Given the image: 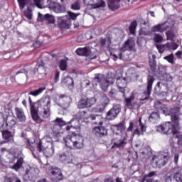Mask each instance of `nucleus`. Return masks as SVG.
Here are the masks:
<instances>
[{"label":"nucleus","mask_w":182,"mask_h":182,"mask_svg":"<svg viewBox=\"0 0 182 182\" xmlns=\"http://www.w3.org/2000/svg\"><path fill=\"white\" fill-rule=\"evenodd\" d=\"M154 107L155 109H157V110H161L162 113H164L165 116H171V121L174 124V126H178L180 120L181 119L180 107H174L173 108L168 109V108L166 107L160 102H156L154 103Z\"/></svg>","instance_id":"obj_1"},{"label":"nucleus","mask_w":182,"mask_h":182,"mask_svg":"<svg viewBox=\"0 0 182 182\" xmlns=\"http://www.w3.org/2000/svg\"><path fill=\"white\" fill-rule=\"evenodd\" d=\"M30 150L33 156L35 157H38L39 153H44V156L46 157L49 158L52 157L55 154V145H53V142L47 141L45 140H41L39 143L37 144V150H34L33 148H31Z\"/></svg>","instance_id":"obj_2"},{"label":"nucleus","mask_w":182,"mask_h":182,"mask_svg":"<svg viewBox=\"0 0 182 182\" xmlns=\"http://www.w3.org/2000/svg\"><path fill=\"white\" fill-rule=\"evenodd\" d=\"M63 140L68 149L73 150L83 149V137L76 134L75 131H72V135H68L66 137H64Z\"/></svg>","instance_id":"obj_3"},{"label":"nucleus","mask_w":182,"mask_h":182,"mask_svg":"<svg viewBox=\"0 0 182 182\" xmlns=\"http://www.w3.org/2000/svg\"><path fill=\"white\" fill-rule=\"evenodd\" d=\"M134 41L132 39H129L124 42L122 45V48H120L119 51L117 53L112 54L114 58V60H117V59H120L121 60H132V58L130 55L127 54L123 53V52H126V50H133L135 46Z\"/></svg>","instance_id":"obj_4"},{"label":"nucleus","mask_w":182,"mask_h":182,"mask_svg":"<svg viewBox=\"0 0 182 182\" xmlns=\"http://www.w3.org/2000/svg\"><path fill=\"white\" fill-rule=\"evenodd\" d=\"M35 105L38 112L42 117L48 119L50 116V97L49 96L42 97Z\"/></svg>","instance_id":"obj_5"},{"label":"nucleus","mask_w":182,"mask_h":182,"mask_svg":"<svg viewBox=\"0 0 182 182\" xmlns=\"http://www.w3.org/2000/svg\"><path fill=\"white\" fill-rule=\"evenodd\" d=\"M93 83H95V85H97L98 83L102 90L106 91L109 85H113L114 83V79L106 78L103 74H95L93 79Z\"/></svg>","instance_id":"obj_6"},{"label":"nucleus","mask_w":182,"mask_h":182,"mask_svg":"<svg viewBox=\"0 0 182 182\" xmlns=\"http://www.w3.org/2000/svg\"><path fill=\"white\" fill-rule=\"evenodd\" d=\"M170 157H171L170 151H168V149H165L164 154L154 156L152 160L158 168H161V167H164V166L168 163Z\"/></svg>","instance_id":"obj_7"},{"label":"nucleus","mask_w":182,"mask_h":182,"mask_svg":"<svg viewBox=\"0 0 182 182\" xmlns=\"http://www.w3.org/2000/svg\"><path fill=\"white\" fill-rule=\"evenodd\" d=\"M175 180L176 182H182V168L176 166L172 168L166 176V182H172Z\"/></svg>","instance_id":"obj_8"},{"label":"nucleus","mask_w":182,"mask_h":182,"mask_svg":"<svg viewBox=\"0 0 182 182\" xmlns=\"http://www.w3.org/2000/svg\"><path fill=\"white\" fill-rule=\"evenodd\" d=\"M76 18H77L76 14L68 12V15L63 16L59 20L58 25L63 29H69V27L72 25V21H75Z\"/></svg>","instance_id":"obj_9"},{"label":"nucleus","mask_w":182,"mask_h":182,"mask_svg":"<svg viewBox=\"0 0 182 182\" xmlns=\"http://www.w3.org/2000/svg\"><path fill=\"white\" fill-rule=\"evenodd\" d=\"M37 73L38 75L46 76V60H38L36 66L33 70L32 68L30 70L28 76H32L33 77Z\"/></svg>","instance_id":"obj_10"},{"label":"nucleus","mask_w":182,"mask_h":182,"mask_svg":"<svg viewBox=\"0 0 182 182\" xmlns=\"http://www.w3.org/2000/svg\"><path fill=\"white\" fill-rule=\"evenodd\" d=\"M156 132L161 133V134H176L177 132L174 131V127L171 122H166L156 127Z\"/></svg>","instance_id":"obj_11"},{"label":"nucleus","mask_w":182,"mask_h":182,"mask_svg":"<svg viewBox=\"0 0 182 182\" xmlns=\"http://www.w3.org/2000/svg\"><path fill=\"white\" fill-rule=\"evenodd\" d=\"M154 77L149 75L147 78V87L146 91L142 93L141 97L139 99L141 102H144V100H149L150 95H151V90L153 89V83H154Z\"/></svg>","instance_id":"obj_12"},{"label":"nucleus","mask_w":182,"mask_h":182,"mask_svg":"<svg viewBox=\"0 0 182 182\" xmlns=\"http://www.w3.org/2000/svg\"><path fill=\"white\" fill-rule=\"evenodd\" d=\"M116 85L121 93L123 94V96H127L130 93V89L127 87V80L124 77H119L117 78Z\"/></svg>","instance_id":"obj_13"},{"label":"nucleus","mask_w":182,"mask_h":182,"mask_svg":"<svg viewBox=\"0 0 182 182\" xmlns=\"http://www.w3.org/2000/svg\"><path fill=\"white\" fill-rule=\"evenodd\" d=\"M32 67L30 65H26L21 68L16 74V79L17 80H25L27 77H32V76H28L31 73V70Z\"/></svg>","instance_id":"obj_14"},{"label":"nucleus","mask_w":182,"mask_h":182,"mask_svg":"<svg viewBox=\"0 0 182 182\" xmlns=\"http://www.w3.org/2000/svg\"><path fill=\"white\" fill-rule=\"evenodd\" d=\"M82 4L85 6H90L92 9L106 6V3L103 0H82Z\"/></svg>","instance_id":"obj_15"},{"label":"nucleus","mask_w":182,"mask_h":182,"mask_svg":"<svg viewBox=\"0 0 182 182\" xmlns=\"http://www.w3.org/2000/svg\"><path fill=\"white\" fill-rule=\"evenodd\" d=\"M97 102L96 98H83L81 99L77 104L78 109H86L87 107H92L93 105H95Z\"/></svg>","instance_id":"obj_16"},{"label":"nucleus","mask_w":182,"mask_h":182,"mask_svg":"<svg viewBox=\"0 0 182 182\" xmlns=\"http://www.w3.org/2000/svg\"><path fill=\"white\" fill-rule=\"evenodd\" d=\"M53 123H55V125L53 128V132L56 137H59V134H60V129H62V126H66V122H65L62 118H57Z\"/></svg>","instance_id":"obj_17"},{"label":"nucleus","mask_w":182,"mask_h":182,"mask_svg":"<svg viewBox=\"0 0 182 182\" xmlns=\"http://www.w3.org/2000/svg\"><path fill=\"white\" fill-rule=\"evenodd\" d=\"M0 122L1 126L5 124L8 127V129H14V127L16 124V121L14 117L9 116L6 117V120H5V117H4V114L0 112Z\"/></svg>","instance_id":"obj_18"},{"label":"nucleus","mask_w":182,"mask_h":182,"mask_svg":"<svg viewBox=\"0 0 182 182\" xmlns=\"http://www.w3.org/2000/svg\"><path fill=\"white\" fill-rule=\"evenodd\" d=\"M122 107L120 105H114L113 107L107 112L106 119L107 120H114L117 117V114L120 113Z\"/></svg>","instance_id":"obj_19"},{"label":"nucleus","mask_w":182,"mask_h":182,"mask_svg":"<svg viewBox=\"0 0 182 182\" xmlns=\"http://www.w3.org/2000/svg\"><path fill=\"white\" fill-rule=\"evenodd\" d=\"M68 126L66 127L67 132L70 130H76L77 133L80 132V119L77 118H73L68 122Z\"/></svg>","instance_id":"obj_20"},{"label":"nucleus","mask_w":182,"mask_h":182,"mask_svg":"<svg viewBox=\"0 0 182 182\" xmlns=\"http://www.w3.org/2000/svg\"><path fill=\"white\" fill-rule=\"evenodd\" d=\"M51 180L53 181H60L63 180V174H62V171L57 167L51 168Z\"/></svg>","instance_id":"obj_21"},{"label":"nucleus","mask_w":182,"mask_h":182,"mask_svg":"<svg viewBox=\"0 0 182 182\" xmlns=\"http://www.w3.org/2000/svg\"><path fill=\"white\" fill-rule=\"evenodd\" d=\"M58 157L60 161L64 164H70L73 161V155L72 154H69L68 152L61 154L58 156Z\"/></svg>","instance_id":"obj_22"},{"label":"nucleus","mask_w":182,"mask_h":182,"mask_svg":"<svg viewBox=\"0 0 182 182\" xmlns=\"http://www.w3.org/2000/svg\"><path fill=\"white\" fill-rule=\"evenodd\" d=\"M100 43L102 48H105L107 50H113V46L112 45V38L110 36L106 38H101Z\"/></svg>","instance_id":"obj_23"},{"label":"nucleus","mask_w":182,"mask_h":182,"mask_svg":"<svg viewBox=\"0 0 182 182\" xmlns=\"http://www.w3.org/2000/svg\"><path fill=\"white\" fill-rule=\"evenodd\" d=\"M76 117H77L80 120H82V122H85V120L89 119L90 117L91 120H96V119H100V116L89 115L86 111H81L77 112Z\"/></svg>","instance_id":"obj_24"},{"label":"nucleus","mask_w":182,"mask_h":182,"mask_svg":"<svg viewBox=\"0 0 182 182\" xmlns=\"http://www.w3.org/2000/svg\"><path fill=\"white\" fill-rule=\"evenodd\" d=\"M68 100L69 98L65 95H55V103H57V105H58V106H61V107L63 106H66V105H68Z\"/></svg>","instance_id":"obj_25"},{"label":"nucleus","mask_w":182,"mask_h":182,"mask_svg":"<svg viewBox=\"0 0 182 182\" xmlns=\"http://www.w3.org/2000/svg\"><path fill=\"white\" fill-rule=\"evenodd\" d=\"M127 96H124V106H125L127 109H134V104L132 102H133V100L135 99L134 93L132 92L129 97Z\"/></svg>","instance_id":"obj_26"},{"label":"nucleus","mask_w":182,"mask_h":182,"mask_svg":"<svg viewBox=\"0 0 182 182\" xmlns=\"http://www.w3.org/2000/svg\"><path fill=\"white\" fill-rule=\"evenodd\" d=\"M127 136H120V138L118 139L115 142H114L112 149H114V147H117V149H123L127 144Z\"/></svg>","instance_id":"obj_27"},{"label":"nucleus","mask_w":182,"mask_h":182,"mask_svg":"<svg viewBox=\"0 0 182 182\" xmlns=\"http://www.w3.org/2000/svg\"><path fill=\"white\" fill-rule=\"evenodd\" d=\"M92 134L97 136V137H103L107 134V130L102 125L95 127L92 129Z\"/></svg>","instance_id":"obj_28"},{"label":"nucleus","mask_w":182,"mask_h":182,"mask_svg":"<svg viewBox=\"0 0 182 182\" xmlns=\"http://www.w3.org/2000/svg\"><path fill=\"white\" fill-rule=\"evenodd\" d=\"M76 53L79 56H92V48L90 46L79 48L76 50Z\"/></svg>","instance_id":"obj_29"},{"label":"nucleus","mask_w":182,"mask_h":182,"mask_svg":"<svg viewBox=\"0 0 182 182\" xmlns=\"http://www.w3.org/2000/svg\"><path fill=\"white\" fill-rule=\"evenodd\" d=\"M167 23H168L166 21L164 23L155 25L153 27H151V31L163 33L164 32V31H167V29H168V25Z\"/></svg>","instance_id":"obj_30"},{"label":"nucleus","mask_w":182,"mask_h":182,"mask_svg":"<svg viewBox=\"0 0 182 182\" xmlns=\"http://www.w3.org/2000/svg\"><path fill=\"white\" fill-rule=\"evenodd\" d=\"M117 129V134L120 136H127V132H126V122L122 120L119 124L115 125Z\"/></svg>","instance_id":"obj_31"},{"label":"nucleus","mask_w":182,"mask_h":182,"mask_svg":"<svg viewBox=\"0 0 182 182\" xmlns=\"http://www.w3.org/2000/svg\"><path fill=\"white\" fill-rule=\"evenodd\" d=\"M149 56V65L151 68V70L152 72H156V55L153 54V53H149L148 54Z\"/></svg>","instance_id":"obj_32"},{"label":"nucleus","mask_w":182,"mask_h":182,"mask_svg":"<svg viewBox=\"0 0 182 182\" xmlns=\"http://www.w3.org/2000/svg\"><path fill=\"white\" fill-rule=\"evenodd\" d=\"M15 112L19 122H25L26 120V116H25V112H23L22 108L16 107Z\"/></svg>","instance_id":"obj_33"},{"label":"nucleus","mask_w":182,"mask_h":182,"mask_svg":"<svg viewBox=\"0 0 182 182\" xmlns=\"http://www.w3.org/2000/svg\"><path fill=\"white\" fill-rule=\"evenodd\" d=\"M108 6L111 11H117L120 8L119 0H108Z\"/></svg>","instance_id":"obj_34"},{"label":"nucleus","mask_w":182,"mask_h":182,"mask_svg":"<svg viewBox=\"0 0 182 182\" xmlns=\"http://www.w3.org/2000/svg\"><path fill=\"white\" fill-rule=\"evenodd\" d=\"M149 120L151 123H157L160 121V114L157 112H152L149 116Z\"/></svg>","instance_id":"obj_35"},{"label":"nucleus","mask_w":182,"mask_h":182,"mask_svg":"<svg viewBox=\"0 0 182 182\" xmlns=\"http://www.w3.org/2000/svg\"><path fill=\"white\" fill-rule=\"evenodd\" d=\"M23 163V158L20 157L18 159L15 164L10 166V168H12V170H15L16 171H18L19 168L22 167Z\"/></svg>","instance_id":"obj_36"},{"label":"nucleus","mask_w":182,"mask_h":182,"mask_svg":"<svg viewBox=\"0 0 182 182\" xmlns=\"http://www.w3.org/2000/svg\"><path fill=\"white\" fill-rule=\"evenodd\" d=\"M63 85H65V86H68V87H73L75 85V82L73 81V78L70 77H66L62 80Z\"/></svg>","instance_id":"obj_37"},{"label":"nucleus","mask_w":182,"mask_h":182,"mask_svg":"<svg viewBox=\"0 0 182 182\" xmlns=\"http://www.w3.org/2000/svg\"><path fill=\"white\" fill-rule=\"evenodd\" d=\"M156 48L159 52V53H163L164 50H170V43H166L164 45H156Z\"/></svg>","instance_id":"obj_38"},{"label":"nucleus","mask_w":182,"mask_h":182,"mask_svg":"<svg viewBox=\"0 0 182 182\" xmlns=\"http://www.w3.org/2000/svg\"><path fill=\"white\" fill-rule=\"evenodd\" d=\"M33 3H31V5H35L39 9H44L45 5H43V0H32Z\"/></svg>","instance_id":"obj_39"},{"label":"nucleus","mask_w":182,"mask_h":182,"mask_svg":"<svg viewBox=\"0 0 182 182\" xmlns=\"http://www.w3.org/2000/svg\"><path fill=\"white\" fill-rule=\"evenodd\" d=\"M43 21H46L48 23H55V16L47 14L44 15Z\"/></svg>","instance_id":"obj_40"},{"label":"nucleus","mask_w":182,"mask_h":182,"mask_svg":"<svg viewBox=\"0 0 182 182\" xmlns=\"http://www.w3.org/2000/svg\"><path fill=\"white\" fill-rule=\"evenodd\" d=\"M24 177L26 178H32L33 177V168L31 166L27 167Z\"/></svg>","instance_id":"obj_41"},{"label":"nucleus","mask_w":182,"mask_h":182,"mask_svg":"<svg viewBox=\"0 0 182 182\" xmlns=\"http://www.w3.org/2000/svg\"><path fill=\"white\" fill-rule=\"evenodd\" d=\"M46 90V87H41L34 91L30 92L29 95H31V96H39V95L42 94V92Z\"/></svg>","instance_id":"obj_42"},{"label":"nucleus","mask_w":182,"mask_h":182,"mask_svg":"<svg viewBox=\"0 0 182 182\" xmlns=\"http://www.w3.org/2000/svg\"><path fill=\"white\" fill-rule=\"evenodd\" d=\"M105 109L104 106L100 104L97 105L96 107L92 108V112H93V113H102Z\"/></svg>","instance_id":"obj_43"},{"label":"nucleus","mask_w":182,"mask_h":182,"mask_svg":"<svg viewBox=\"0 0 182 182\" xmlns=\"http://www.w3.org/2000/svg\"><path fill=\"white\" fill-rule=\"evenodd\" d=\"M110 38L112 43H119V41L122 39V37H119V34H112V36H110Z\"/></svg>","instance_id":"obj_44"},{"label":"nucleus","mask_w":182,"mask_h":182,"mask_svg":"<svg viewBox=\"0 0 182 182\" xmlns=\"http://www.w3.org/2000/svg\"><path fill=\"white\" fill-rule=\"evenodd\" d=\"M109 103V97L107 96H102L100 99V104L102 106H104L105 108L106 106H107V104Z\"/></svg>","instance_id":"obj_45"},{"label":"nucleus","mask_w":182,"mask_h":182,"mask_svg":"<svg viewBox=\"0 0 182 182\" xmlns=\"http://www.w3.org/2000/svg\"><path fill=\"white\" fill-rule=\"evenodd\" d=\"M2 136L4 139H5L6 140H9V139H11V137H12V132L8 130H4L2 132Z\"/></svg>","instance_id":"obj_46"},{"label":"nucleus","mask_w":182,"mask_h":182,"mask_svg":"<svg viewBox=\"0 0 182 182\" xmlns=\"http://www.w3.org/2000/svg\"><path fill=\"white\" fill-rule=\"evenodd\" d=\"M71 9H73L74 11H79V9H80V0H77L75 2H74L71 5Z\"/></svg>","instance_id":"obj_47"},{"label":"nucleus","mask_w":182,"mask_h":182,"mask_svg":"<svg viewBox=\"0 0 182 182\" xmlns=\"http://www.w3.org/2000/svg\"><path fill=\"white\" fill-rule=\"evenodd\" d=\"M60 70H65L66 68H68V62L66 60H61L60 61V65H59Z\"/></svg>","instance_id":"obj_48"},{"label":"nucleus","mask_w":182,"mask_h":182,"mask_svg":"<svg viewBox=\"0 0 182 182\" xmlns=\"http://www.w3.org/2000/svg\"><path fill=\"white\" fill-rule=\"evenodd\" d=\"M164 59L169 62V63H174V55L173 54H170L164 57Z\"/></svg>","instance_id":"obj_49"},{"label":"nucleus","mask_w":182,"mask_h":182,"mask_svg":"<svg viewBox=\"0 0 182 182\" xmlns=\"http://www.w3.org/2000/svg\"><path fill=\"white\" fill-rule=\"evenodd\" d=\"M154 41L156 43H160V42H163V37L159 34L155 33Z\"/></svg>","instance_id":"obj_50"},{"label":"nucleus","mask_w":182,"mask_h":182,"mask_svg":"<svg viewBox=\"0 0 182 182\" xmlns=\"http://www.w3.org/2000/svg\"><path fill=\"white\" fill-rule=\"evenodd\" d=\"M140 35H151V32L150 31V30L149 28H142L140 30Z\"/></svg>","instance_id":"obj_51"},{"label":"nucleus","mask_w":182,"mask_h":182,"mask_svg":"<svg viewBox=\"0 0 182 182\" xmlns=\"http://www.w3.org/2000/svg\"><path fill=\"white\" fill-rule=\"evenodd\" d=\"M18 2L21 9H23V8H25V5L28 4V0H18Z\"/></svg>","instance_id":"obj_52"},{"label":"nucleus","mask_w":182,"mask_h":182,"mask_svg":"<svg viewBox=\"0 0 182 182\" xmlns=\"http://www.w3.org/2000/svg\"><path fill=\"white\" fill-rule=\"evenodd\" d=\"M134 128V123H133V122H129V127L127 129V133H130V132H133V129Z\"/></svg>","instance_id":"obj_53"},{"label":"nucleus","mask_w":182,"mask_h":182,"mask_svg":"<svg viewBox=\"0 0 182 182\" xmlns=\"http://www.w3.org/2000/svg\"><path fill=\"white\" fill-rule=\"evenodd\" d=\"M24 15L26 18L28 19H32V11L31 10H27L24 12Z\"/></svg>","instance_id":"obj_54"},{"label":"nucleus","mask_w":182,"mask_h":182,"mask_svg":"<svg viewBox=\"0 0 182 182\" xmlns=\"http://www.w3.org/2000/svg\"><path fill=\"white\" fill-rule=\"evenodd\" d=\"M31 117L35 122H39V115H38V112L31 113Z\"/></svg>","instance_id":"obj_55"},{"label":"nucleus","mask_w":182,"mask_h":182,"mask_svg":"<svg viewBox=\"0 0 182 182\" xmlns=\"http://www.w3.org/2000/svg\"><path fill=\"white\" fill-rule=\"evenodd\" d=\"M30 106H31V107H30L31 113H36V112L39 113L38 112V108H36V107L35 105L31 104Z\"/></svg>","instance_id":"obj_56"},{"label":"nucleus","mask_w":182,"mask_h":182,"mask_svg":"<svg viewBox=\"0 0 182 182\" xmlns=\"http://www.w3.org/2000/svg\"><path fill=\"white\" fill-rule=\"evenodd\" d=\"M57 6L58 4H56L55 1H50L49 4V8H50V9H56Z\"/></svg>","instance_id":"obj_57"},{"label":"nucleus","mask_w":182,"mask_h":182,"mask_svg":"<svg viewBox=\"0 0 182 182\" xmlns=\"http://www.w3.org/2000/svg\"><path fill=\"white\" fill-rule=\"evenodd\" d=\"M136 28H137V21L132 22L131 25H130V30L134 31V29H136Z\"/></svg>","instance_id":"obj_58"},{"label":"nucleus","mask_w":182,"mask_h":182,"mask_svg":"<svg viewBox=\"0 0 182 182\" xmlns=\"http://www.w3.org/2000/svg\"><path fill=\"white\" fill-rule=\"evenodd\" d=\"M59 76H60V73H59V71H56L54 77L55 83H58V82H59Z\"/></svg>","instance_id":"obj_59"},{"label":"nucleus","mask_w":182,"mask_h":182,"mask_svg":"<svg viewBox=\"0 0 182 182\" xmlns=\"http://www.w3.org/2000/svg\"><path fill=\"white\" fill-rule=\"evenodd\" d=\"M132 136H138V137H140V131L139 130V128H136L134 130Z\"/></svg>","instance_id":"obj_60"},{"label":"nucleus","mask_w":182,"mask_h":182,"mask_svg":"<svg viewBox=\"0 0 182 182\" xmlns=\"http://www.w3.org/2000/svg\"><path fill=\"white\" fill-rule=\"evenodd\" d=\"M168 77H170V74H167V73H164L162 75V80H165L167 81L168 80Z\"/></svg>","instance_id":"obj_61"},{"label":"nucleus","mask_w":182,"mask_h":182,"mask_svg":"<svg viewBox=\"0 0 182 182\" xmlns=\"http://www.w3.org/2000/svg\"><path fill=\"white\" fill-rule=\"evenodd\" d=\"M139 126H141V132H146V126H144V125H143L142 124H141V119H139Z\"/></svg>","instance_id":"obj_62"},{"label":"nucleus","mask_w":182,"mask_h":182,"mask_svg":"<svg viewBox=\"0 0 182 182\" xmlns=\"http://www.w3.org/2000/svg\"><path fill=\"white\" fill-rule=\"evenodd\" d=\"M148 153H149V151H147V149H146V148L140 150V154H142V156H146L148 154Z\"/></svg>","instance_id":"obj_63"},{"label":"nucleus","mask_w":182,"mask_h":182,"mask_svg":"<svg viewBox=\"0 0 182 182\" xmlns=\"http://www.w3.org/2000/svg\"><path fill=\"white\" fill-rule=\"evenodd\" d=\"M146 182H159V180L150 178V179H147Z\"/></svg>","instance_id":"obj_64"}]
</instances>
